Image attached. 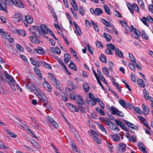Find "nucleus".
I'll use <instances>...</instances> for the list:
<instances>
[{
    "instance_id": "obj_1",
    "label": "nucleus",
    "mask_w": 153,
    "mask_h": 153,
    "mask_svg": "<svg viewBox=\"0 0 153 153\" xmlns=\"http://www.w3.org/2000/svg\"><path fill=\"white\" fill-rule=\"evenodd\" d=\"M23 85L31 91H33L35 94L37 95L39 100L43 102L44 103L43 105L44 107L48 105V98L44 95V93L40 90L34 83L27 80L26 82H23Z\"/></svg>"
},
{
    "instance_id": "obj_2",
    "label": "nucleus",
    "mask_w": 153,
    "mask_h": 153,
    "mask_svg": "<svg viewBox=\"0 0 153 153\" xmlns=\"http://www.w3.org/2000/svg\"><path fill=\"white\" fill-rule=\"evenodd\" d=\"M9 6L15 5L19 8H23L25 5L21 0H8L5 2Z\"/></svg>"
},
{
    "instance_id": "obj_3",
    "label": "nucleus",
    "mask_w": 153,
    "mask_h": 153,
    "mask_svg": "<svg viewBox=\"0 0 153 153\" xmlns=\"http://www.w3.org/2000/svg\"><path fill=\"white\" fill-rule=\"evenodd\" d=\"M88 132L89 135L92 137L96 143L98 144L100 143L101 140L99 133L97 131L91 130Z\"/></svg>"
},
{
    "instance_id": "obj_4",
    "label": "nucleus",
    "mask_w": 153,
    "mask_h": 153,
    "mask_svg": "<svg viewBox=\"0 0 153 153\" xmlns=\"http://www.w3.org/2000/svg\"><path fill=\"white\" fill-rule=\"evenodd\" d=\"M70 98L71 99L74 100L79 105H83L84 104V102L82 97L78 94H73L70 93Z\"/></svg>"
},
{
    "instance_id": "obj_5",
    "label": "nucleus",
    "mask_w": 153,
    "mask_h": 153,
    "mask_svg": "<svg viewBox=\"0 0 153 153\" xmlns=\"http://www.w3.org/2000/svg\"><path fill=\"white\" fill-rule=\"evenodd\" d=\"M29 30L31 33L36 37H39L40 36L41 32L38 26H33L30 28Z\"/></svg>"
},
{
    "instance_id": "obj_6",
    "label": "nucleus",
    "mask_w": 153,
    "mask_h": 153,
    "mask_svg": "<svg viewBox=\"0 0 153 153\" xmlns=\"http://www.w3.org/2000/svg\"><path fill=\"white\" fill-rule=\"evenodd\" d=\"M40 31L41 35L46 38H47V36L45 35L48 33L49 29L48 28L47 26L45 25H41L40 26Z\"/></svg>"
},
{
    "instance_id": "obj_7",
    "label": "nucleus",
    "mask_w": 153,
    "mask_h": 153,
    "mask_svg": "<svg viewBox=\"0 0 153 153\" xmlns=\"http://www.w3.org/2000/svg\"><path fill=\"white\" fill-rule=\"evenodd\" d=\"M42 80H43L42 85L43 88L49 92H51V85L48 83L46 79L45 78H44Z\"/></svg>"
},
{
    "instance_id": "obj_8",
    "label": "nucleus",
    "mask_w": 153,
    "mask_h": 153,
    "mask_svg": "<svg viewBox=\"0 0 153 153\" xmlns=\"http://www.w3.org/2000/svg\"><path fill=\"white\" fill-rule=\"evenodd\" d=\"M141 20L147 26H149V24L147 22V21L151 23H153V19L150 16H147V19L145 17H143Z\"/></svg>"
},
{
    "instance_id": "obj_9",
    "label": "nucleus",
    "mask_w": 153,
    "mask_h": 153,
    "mask_svg": "<svg viewBox=\"0 0 153 153\" xmlns=\"http://www.w3.org/2000/svg\"><path fill=\"white\" fill-rule=\"evenodd\" d=\"M110 136L113 140L116 142L119 141L121 137L122 139L123 138V136L120 134V133H116L115 134H110Z\"/></svg>"
},
{
    "instance_id": "obj_10",
    "label": "nucleus",
    "mask_w": 153,
    "mask_h": 153,
    "mask_svg": "<svg viewBox=\"0 0 153 153\" xmlns=\"http://www.w3.org/2000/svg\"><path fill=\"white\" fill-rule=\"evenodd\" d=\"M13 19L15 23L17 24H18L20 21H22L21 15L19 13L15 14L14 16Z\"/></svg>"
},
{
    "instance_id": "obj_11",
    "label": "nucleus",
    "mask_w": 153,
    "mask_h": 153,
    "mask_svg": "<svg viewBox=\"0 0 153 153\" xmlns=\"http://www.w3.org/2000/svg\"><path fill=\"white\" fill-rule=\"evenodd\" d=\"M49 78L50 80L54 82L57 86L60 85L59 82L56 79L55 76L51 73H49L48 74Z\"/></svg>"
},
{
    "instance_id": "obj_12",
    "label": "nucleus",
    "mask_w": 153,
    "mask_h": 153,
    "mask_svg": "<svg viewBox=\"0 0 153 153\" xmlns=\"http://www.w3.org/2000/svg\"><path fill=\"white\" fill-rule=\"evenodd\" d=\"M47 118L48 120L49 121L55 128H59L58 124L54 121L53 118L49 116H47Z\"/></svg>"
},
{
    "instance_id": "obj_13",
    "label": "nucleus",
    "mask_w": 153,
    "mask_h": 153,
    "mask_svg": "<svg viewBox=\"0 0 153 153\" xmlns=\"http://www.w3.org/2000/svg\"><path fill=\"white\" fill-rule=\"evenodd\" d=\"M34 51L36 53L40 55L44 54L45 53V50L41 46H39L37 48L34 49Z\"/></svg>"
},
{
    "instance_id": "obj_14",
    "label": "nucleus",
    "mask_w": 153,
    "mask_h": 153,
    "mask_svg": "<svg viewBox=\"0 0 153 153\" xmlns=\"http://www.w3.org/2000/svg\"><path fill=\"white\" fill-rule=\"evenodd\" d=\"M57 60L61 65L62 66L65 70V72L68 75H70L71 74V73L69 71L67 68V67L63 63V62L62 61L61 59L60 58H59L57 59Z\"/></svg>"
},
{
    "instance_id": "obj_15",
    "label": "nucleus",
    "mask_w": 153,
    "mask_h": 153,
    "mask_svg": "<svg viewBox=\"0 0 153 153\" xmlns=\"http://www.w3.org/2000/svg\"><path fill=\"white\" fill-rule=\"evenodd\" d=\"M142 107L143 108V114L145 115H148L150 111L149 108L146 105L144 104L142 105Z\"/></svg>"
},
{
    "instance_id": "obj_16",
    "label": "nucleus",
    "mask_w": 153,
    "mask_h": 153,
    "mask_svg": "<svg viewBox=\"0 0 153 153\" xmlns=\"http://www.w3.org/2000/svg\"><path fill=\"white\" fill-rule=\"evenodd\" d=\"M67 106L71 109L72 112H78V108L74 105L71 103L67 104Z\"/></svg>"
},
{
    "instance_id": "obj_17",
    "label": "nucleus",
    "mask_w": 153,
    "mask_h": 153,
    "mask_svg": "<svg viewBox=\"0 0 153 153\" xmlns=\"http://www.w3.org/2000/svg\"><path fill=\"white\" fill-rule=\"evenodd\" d=\"M74 25L76 28L75 32L76 34H78L79 35H81L82 34V32L79 26L76 24L75 22H74Z\"/></svg>"
},
{
    "instance_id": "obj_18",
    "label": "nucleus",
    "mask_w": 153,
    "mask_h": 153,
    "mask_svg": "<svg viewBox=\"0 0 153 153\" xmlns=\"http://www.w3.org/2000/svg\"><path fill=\"white\" fill-rule=\"evenodd\" d=\"M34 70L39 79L41 80H42V79H43L42 78V74L39 69L35 67L34 69Z\"/></svg>"
},
{
    "instance_id": "obj_19",
    "label": "nucleus",
    "mask_w": 153,
    "mask_h": 153,
    "mask_svg": "<svg viewBox=\"0 0 153 153\" xmlns=\"http://www.w3.org/2000/svg\"><path fill=\"white\" fill-rule=\"evenodd\" d=\"M115 122L118 126H120L123 130L126 129V127L124 125L121 121L118 120H116Z\"/></svg>"
},
{
    "instance_id": "obj_20",
    "label": "nucleus",
    "mask_w": 153,
    "mask_h": 153,
    "mask_svg": "<svg viewBox=\"0 0 153 153\" xmlns=\"http://www.w3.org/2000/svg\"><path fill=\"white\" fill-rule=\"evenodd\" d=\"M109 128L115 131H119L120 130L119 128L116 126L115 124L112 122L109 126Z\"/></svg>"
},
{
    "instance_id": "obj_21",
    "label": "nucleus",
    "mask_w": 153,
    "mask_h": 153,
    "mask_svg": "<svg viewBox=\"0 0 153 153\" xmlns=\"http://www.w3.org/2000/svg\"><path fill=\"white\" fill-rule=\"evenodd\" d=\"M30 40L33 43L36 44H39L40 42L39 40L36 37L30 36L29 37Z\"/></svg>"
},
{
    "instance_id": "obj_22",
    "label": "nucleus",
    "mask_w": 153,
    "mask_h": 153,
    "mask_svg": "<svg viewBox=\"0 0 153 153\" xmlns=\"http://www.w3.org/2000/svg\"><path fill=\"white\" fill-rule=\"evenodd\" d=\"M0 33L3 37L5 39H7L8 37L10 36V35L7 32L4 31L2 29H0Z\"/></svg>"
},
{
    "instance_id": "obj_23",
    "label": "nucleus",
    "mask_w": 153,
    "mask_h": 153,
    "mask_svg": "<svg viewBox=\"0 0 153 153\" xmlns=\"http://www.w3.org/2000/svg\"><path fill=\"white\" fill-rule=\"evenodd\" d=\"M7 7L6 4L0 0V10L6 12Z\"/></svg>"
},
{
    "instance_id": "obj_24",
    "label": "nucleus",
    "mask_w": 153,
    "mask_h": 153,
    "mask_svg": "<svg viewBox=\"0 0 153 153\" xmlns=\"http://www.w3.org/2000/svg\"><path fill=\"white\" fill-rule=\"evenodd\" d=\"M30 61L31 64L34 66L39 67L40 65H41V62H36V61H34L33 59V58H30Z\"/></svg>"
},
{
    "instance_id": "obj_25",
    "label": "nucleus",
    "mask_w": 153,
    "mask_h": 153,
    "mask_svg": "<svg viewBox=\"0 0 153 153\" xmlns=\"http://www.w3.org/2000/svg\"><path fill=\"white\" fill-rule=\"evenodd\" d=\"M115 54L119 57H123V54L121 51L118 48H116L115 50Z\"/></svg>"
},
{
    "instance_id": "obj_26",
    "label": "nucleus",
    "mask_w": 153,
    "mask_h": 153,
    "mask_svg": "<svg viewBox=\"0 0 153 153\" xmlns=\"http://www.w3.org/2000/svg\"><path fill=\"white\" fill-rule=\"evenodd\" d=\"M138 146L140 150L143 152L144 153H146L147 152L146 148L144 147V145L142 143H139L138 144Z\"/></svg>"
},
{
    "instance_id": "obj_27",
    "label": "nucleus",
    "mask_w": 153,
    "mask_h": 153,
    "mask_svg": "<svg viewBox=\"0 0 153 153\" xmlns=\"http://www.w3.org/2000/svg\"><path fill=\"white\" fill-rule=\"evenodd\" d=\"M12 89L14 90L15 91L17 88V89L19 90V91H20L21 92H22V90L20 88V87L17 84H16L15 83L14 84H12V85H10Z\"/></svg>"
},
{
    "instance_id": "obj_28",
    "label": "nucleus",
    "mask_w": 153,
    "mask_h": 153,
    "mask_svg": "<svg viewBox=\"0 0 153 153\" xmlns=\"http://www.w3.org/2000/svg\"><path fill=\"white\" fill-rule=\"evenodd\" d=\"M5 131L8 134H9L10 136L12 137L15 138L17 136L16 134L13 133L10 130L8 129H6Z\"/></svg>"
},
{
    "instance_id": "obj_29",
    "label": "nucleus",
    "mask_w": 153,
    "mask_h": 153,
    "mask_svg": "<svg viewBox=\"0 0 153 153\" xmlns=\"http://www.w3.org/2000/svg\"><path fill=\"white\" fill-rule=\"evenodd\" d=\"M25 20L27 23L31 24L33 22V19L29 15L26 16L25 17Z\"/></svg>"
},
{
    "instance_id": "obj_30",
    "label": "nucleus",
    "mask_w": 153,
    "mask_h": 153,
    "mask_svg": "<svg viewBox=\"0 0 153 153\" xmlns=\"http://www.w3.org/2000/svg\"><path fill=\"white\" fill-rule=\"evenodd\" d=\"M98 126L99 129L102 131L103 133L105 135L107 134V132L105 128L100 124H98Z\"/></svg>"
},
{
    "instance_id": "obj_31",
    "label": "nucleus",
    "mask_w": 153,
    "mask_h": 153,
    "mask_svg": "<svg viewBox=\"0 0 153 153\" xmlns=\"http://www.w3.org/2000/svg\"><path fill=\"white\" fill-rule=\"evenodd\" d=\"M124 123L125 124L127 125L128 127L131 128L133 129H135V126L131 123L126 120H124Z\"/></svg>"
},
{
    "instance_id": "obj_32",
    "label": "nucleus",
    "mask_w": 153,
    "mask_h": 153,
    "mask_svg": "<svg viewBox=\"0 0 153 153\" xmlns=\"http://www.w3.org/2000/svg\"><path fill=\"white\" fill-rule=\"evenodd\" d=\"M82 87L83 89L86 92H88L90 88L88 84L87 83H84L82 85Z\"/></svg>"
},
{
    "instance_id": "obj_33",
    "label": "nucleus",
    "mask_w": 153,
    "mask_h": 153,
    "mask_svg": "<svg viewBox=\"0 0 153 153\" xmlns=\"http://www.w3.org/2000/svg\"><path fill=\"white\" fill-rule=\"evenodd\" d=\"M126 145L123 143H120L118 146L119 150L122 152H123L125 150Z\"/></svg>"
},
{
    "instance_id": "obj_34",
    "label": "nucleus",
    "mask_w": 153,
    "mask_h": 153,
    "mask_svg": "<svg viewBox=\"0 0 153 153\" xmlns=\"http://www.w3.org/2000/svg\"><path fill=\"white\" fill-rule=\"evenodd\" d=\"M71 2L72 7L74 10L76 11L78 10V8L75 0H71Z\"/></svg>"
},
{
    "instance_id": "obj_35",
    "label": "nucleus",
    "mask_w": 153,
    "mask_h": 153,
    "mask_svg": "<svg viewBox=\"0 0 153 153\" xmlns=\"http://www.w3.org/2000/svg\"><path fill=\"white\" fill-rule=\"evenodd\" d=\"M96 101L102 108H105V106L104 104L100 98H96Z\"/></svg>"
},
{
    "instance_id": "obj_36",
    "label": "nucleus",
    "mask_w": 153,
    "mask_h": 153,
    "mask_svg": "<svg viewBox=\"0 0 153 153\" xmlns=\"http://www.w3.org/2000/svg\"><path fill=\"white\" fill-rule=\"evenodd\" d=\"M117 110L118 109L117 108L112 106L110 108V111H111L112 114L115 115L117 112Z\"/></svg>"
},
{
    "instance_id": "obj_37",
    "label": "nucleus",
    "mask_w": 153,
    "mask_h": 153,
    "mask_svg": "<svg viewBox=\"0 0 153 153\" xmlns=\"http://www.w3.org/2000/svg\"><path fill=\"white\" fill-rule=\"evenodd\" d=\"M32 121L33 122V126L34 127L37 129H38L40 127L39 125L38 122L34 119H32Z\"/></svg>"
},
{
    "instance_id": "obj_38",
    "label": "nucleus",
    "mask_w": 153,
    "mask_h": 153,
    "mask_svg": "<svg viewBox=\"0 0 153 153\" xmlns=\"http://www.w3.org/2000/svg\"><path fill=\"white\" fill-rule=\"evenodd\" d=\"M7 79L9 84L10 85H12V84H15V82L14 79L12 77L10 76L9 77H8Z\"/></svg>"
},
{
    "instance_id": "obj_39",
    "label": "nucleus",
    "mask_w": 153,
    "mask_h": 153,
    "mask_svg": "<svg viewBox=\"0 0 153 153\" xmlns=\"http://www.w3.org/2000/svg\"><path fill=\"white\" fill-rule=\"evenodd\" d=\"M95 109L97 112L100 113L101 115L102 116H104L105 115V114L104 112V111L100 109L99 107H96Z\"/></svg>"
},
{
    "instance_id": "obj_40",
    "label": "nucleus",
    "mask_w": 153,
    "mask_h": 153,
    "mask_svg": "<svg viewBox=\"0 0 153 153\" xmlns=\"http://www.w3.org/2000/svg\"><path fill=\"white\" fill-rule=\"evenodd\" d=\"M137 82L138 85L141 87H144L145 86V84L143 81L140 79H137Z\"/></svg>"
},
{
    "instance_id": "obj_41",
    "label": "nucleus",
    "mask_w": 153,
    "mask_h": 153,
    "mask_svg": "<svg viewBox=\"0 0 153 153\" xmlns=\"http://www.w3.org/2000/svg\"><path fill=\"white\" fill-rule=\"evenodd\" d=\"M103 73L108 77H110L109 72L107 69L105 67L103 68L102 69Z\"/></svg>"
},
{
    "instance_id": "obj_42",
    "label": "nucleus",
    "mask_w": 153,
    "mask_h": 153,
    "mask_svg": "<svg viewBox=\"0 0 153 153\" xmlns=\"http://www.w3.org/2000/svg\"><path fill=\"white\" fill-rule=\"evenodd\" d=\"M103 36L104 38L108 41H110L111 39V36L107 33H103Z\"/></svg>"
},
{
    "instance_id": "obj_43",
    "label": "nucleus",
    "mask_w": 153,
    "mask_h": 153,
    "mask_svg": "<svg viewBox=\"0 0 153 153\" xmlns=\"http://www.w3.org/2000/svg\"><path fill=\"white\" fill-rule=\"evenodd\" d=\"M107 48L110 50H115V46L111 44H107Z\"/></svg>"
},
{
    "instance_id": "obj_44",
    "label": "nucleus",
    "mask_w": 153,
    "mask_h": 153,
    "mask_svg": "<svg viewBox=\"0 0 153 153\" xmlns=\"http://www.w3.org/2000/svg\"><path fill=\"white\" fill-rule=\"evenodd\" d=\"M103 7L105 12L109 15H111V13L109 8L106 5H104Z\"/></svg>"
},
{
    "instance_id": "obj_45",
    "label": "nucleus",
    "mask_w": 153,
    "mask_h": 153,
    "mask_svg": "<svg viewBox=\"0 0 153 153\" xmlns=\"http://www.w3.org/2000/svg\"><path fill=\"white\" fill-rule=\"evenodd\" d=\"M103 11L100 8H97L95 9V14L96 15L99 16L100 14H102Z\"/></svg>"
},
{
    "instance_id": "obj_46",
    "label": "nucleus",
    "mask_w": 153,
    "mask_h": 153,
    "mask_svg": "<svg viewBox=\"0 0 153 153\" xmlns=\"http://www.w3.org/2000/svg\"><path fill=\"white\" fill-rule=\"evenodd\" d=\"M69 67L71 69L73 70L74 71H76L77 70V68L76 67L75 64L72 62H71L69 65Z\"/></svg>"
},
{
    "instance_id": "obj_47",
    "label": "nucleus",
    "mask_w": 153,
    "mask_h": 153,
    "mask_svg": "<svg viewBox=\"0 0 153 153\" xmlns=\"http://www.w3.org/2000/svg\"><path fill=\"white\" fill-rule=\"evenodd\" d=\"M30 142L33 146L37 149H39L40 148L39 145L34 140H32L31 141H30Z\"/></svg>"
},
{
    "instance_id": "obj_48",
    "label": "nucleus",
    "mask_w": 153,
    "mask_h": 153,
    "mask_svg": "<svg viewBox=\"0 0 153 153\" xmlns=\"http://www.w3.org/2000/svg\"><path fill=\"white\" fill-rule=\"evenodd\" d=\"M30 142L33 146L37 149H39L40 148L39 145L34 140H32L31 141H30Z\"/></svg>"
},
{
    "instance_id": "obj_49",
    "label": "nucleus",
    "mask_w": 153,
    "mask_h": 153,
    "mask_svg": "<svg viewBox=\"0 0 153 153\" xmlns=\"http://www.w3.org/2000/svg\"><path fill=\"white\" fill-rule=\"evenodd\" d=\"M119 102L124 108H126L127 107V105L126 104V102L124 100H119Z\"/></svg>"
},
{
    "instance_id": "obj_50",
    "label": "nucleus",
    "mask_w": 153,
    "mask_h": 153,
    "mask_svg": "<svg viewBox=\"0 0 153 153\" xmlns=\"http://www.w3.org/2000/svg\"><path fill=\"white\" fill-rule=\"evenodd\" d=\"M101 21L102 23L104 24L106 26L110 27H111V25L107 21L103 19H102Z\"/></svg>"
},
{
    "instance_id": "obj_51",
    "label": "nucleus",
    "mask_w": 153,
    "mask_h": 153,
    "mask_svg": "<svg viewBox=\"0 0 153 153\" xmlns=\"http://www.w3.org/2000/svg\"><path fill=\"white\" fill-rule=\"evenodd\" d=\"M18 33L22 35L23 36H26V32L25 30H17Z\"/></svg>"
},
{
    "instance_id": "obj_52",
    "label": "nucleus",
    "mask_w": 153,
    "mask_h": 153,
    "mask_svg": "<svg viewBox=\"0 0 153 153\" xmlns=\"http://www.w3.org/2000/svg\"><path fill=\"white\" fill-rule=\"evenodd\" d=\"M52 50L55 53L59 54L61 53L60 50L58 48H52Z\"/></svg>"
},
{
    "instance_id": "obj_53",
    "label": "nucleus",
    "mask_w": 153,
    "mask_h": 153,
    "mask_svg": "<svg viewBox=\"0 0 153 153\" xmlns=\"http://www.w3.org/2000/svg\"><path fill=\"white\" fill-rule=\"evenodd\" d=\"M103 122L108 126H109L112 123L110 119L107 118L104 119Z\"/></svg>"
},
{
    "instance_id": "obj_54",
    "label": "nucleus",
    "mask_w": 153,
    "mask_h": 153,
    "mask_svg": "<svg viewBox=\"0 0 153 153\" xmlns=\"http://www.w3.org/2000/svg\"><path fill=\"white\" fill-rule=\"evenodd\" d=\"M127 5L129 10H130L131 13H133L134 11L131 4L129 2H127Z\"/></svg>"
},
{
    "instance_id": "obj_55",
    "label": "nucleus",
    "mask_w": 153,
    "mask_h": 153,
    "mask_svg": "<svg viewBox=\"0 0 153 153\" xmlns=\"http://www.w3.org/2000/svg\"><path fill=\"white\" fill-rule=\"evenodd\" d=\"M96 98L90 100L89 101V104L90 105L92 106L95 105L96 104Z\"/></svg>"
},
{
    "instance_id": "obj_56",
    "label": "nucleus",
    "mask_w": 153,
    "mask_h": 153,
    "mask_svg": "<svg viewBox=\"0 0 153 153\" xmlns=\"http://www.w3.org/2000/svg\"><path fill=\"white\" fill-rule=\"evenodd\" d=\"M91 21L94 29L96 31H99V29L98 25L96 24L92 20Z\"/></svg>"
},
{
    "instance_id": "obj_57",
    "label": "nucleus",
    "mask_w": 153,
    "mask_h": 153,
    "mask_svg": "<svg viewBox=\"0 0 153 153\" xmlns=\"http://www.w3.org/2000/svg\"><path fill=\"white\" fill-rule=\"evenodd\" d=\"M143 94L146 100H147V99H148V97H149V93L147 92L146 90L145 89H144L143 90Z\"/></svg>"
},
{
    "instance_id": "obj_58",
    "label": "nucleus",
    "mask_w": 153,
    "mask_h": 153,
    "mask_svg": "<svg viewBox=\"0 0 153 153\" xmlns=\"http://www.w3.org/2000/svg\"><path fill=\"white\" fill-rule=\"evenodd\" d=\"M134 110L138 114H141L142 113V111L141 109L138 107L134 106L133 107Z\"/></svg>"
},
{
    "instance_id": "obj_59",
    "label": "nucleus",
    "mask_w": 153,
    "mask_h": 153,
    "mask_svg": "<svg viewBox=\"0 0 153 153\" xmlns=\"http://www.w3.org/2000/svg\"><path fill=\"white\" fill-rule=\"evenodd\" d=\"M134 32L135 34L136 35V36L135 37L136 38H139L140 36L141 35V33L137 29H135Z\"/></svg>"
},
{
    "instance_id": "obj_60",
    "label": "nucleus",
    "mask_w": 153,
    "mask_h": 153,
    "mask_svg": "<svg viewBox=\"0 0 153 153\" xmlns=\"http://www.w3.org/2000/svg\"><path fill=\"white\" fill-rule=\"evenodd\" d=\"M41 65H42L44 67H46V68L49 69H51V66L49 64L43 62H41Z\"/></svg>"
},
{
    "instance_id": "obj_61",
    "label": "nucleus",
    "mask_w": 153,
    "mask_h": 153,
    "mask_svg": "<svg viewBox=\"0 0 153 153\" xmlns=\"http://www.w3.org/2000/svg\"><path fill=\"white\" fill-rule=\"evenodd\" d=\"M96 46L97 48H102L103 47V46L102 45L101 43L99 41H97L96 42Z\"/></svg>"
},
{
    "instance_id": "obj_62",
    "label": "nucleus",
    "mask_w": 153,
    "mask_h": 153,
    "mask_svg": "<svg viewBox=\"0 0 153 153\" xmlns=\"http://www.w3.org/2000/svg\"><path fill=\"white\" fill-rule=\"evenodd\" d=\"M142 31L143 37L145 39L147 40L149 38V37L146 34L145 31L144 30H143Z\"/></svg>"
},
{
    "instance_id": "obj_63",
    "label": "nucleus",
    "mask_w": 153,
    "mask_h": 153,
    "mask_svg": "<svg viewBox=\"0 0 153 153\" xmlns=\"http://www.w3.org/2000/svg\"><path fill=\"white\" fill-rule=\"evenodd\" d=\"M115 115H116L118 116L123 117L124 116V114L122 111L119 110L118 109L117 112Z\"/></svg>"
},
{
    "instance_id": "obj_64",
    "label": "nucleus",
    "mask_w": 153,
    "mask_h": 153,
    "mask_svg": "<svg viewBox=\"0 0 153 153\" xmlns=\"http://www.w3.org/2000/svg\"><path fill=\"white\" fill-rule=\"evenodd\" d=\"M16 46L17 49L19 51H23V48L21 45L19 44H16Z\"/></svg>"
}]
</instances>
